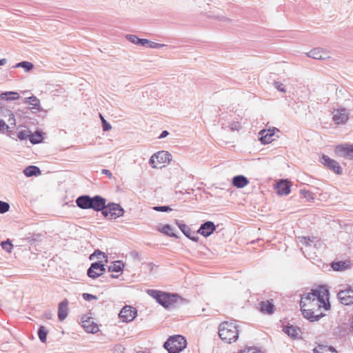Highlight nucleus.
<instances>
[{
  "instance_id": "1",
  "label": "nucleus",
  "mask_w": 353,
  "mask_h": 353,
  "mask_svg": "<svg viewBox=\"0 0 353 353\" xmlns=\"http://www.w3.org/2000/svg\"><path fill=\"white\" fill-rule=\"evenodd\" d=\"M147 293L154 299L159 305L167 310L183 305L187 302L185 299L176 293H170L153 289L148 290Z\"/></svg>"
},
{
  "instance_id": "2",
  "label": "nucleus",
  "mask_w": 353,
  "mask_h": 353,
  "mask_svg": "<svg viewBox=\"0 0 353 353\" xmlns=\"http://www.w3.org/2000/svg\"><path fill=\"white\" fill-rule=\"evenodd\" d=\"M238 326L234 322L224 321L219 326L221 339L228 343L235 342L239 338Z\"/></svg>"
},
{
  "instance_id": "3",
  "label": "nucleus",
  "mask_w": 353,
  "mask_h": 353,
  "mask_svg": "<svg viewBox=\"0 0 353 353\" xmlns=\"http://www.w3.org/2000/svg\"><path fill=\"white\" fill-rule=\"evenodd\" d=\"M311 295L312 296V301H318L319 307H323L325 310H327L330 308L329 302V289L326 285H321L316 288L311 290Z\"/></svg>"
},
{
  "instance_id": "4",
  "label": "nucleus",
  "mask_w": 353,
  "mask_h": 353,
  "mask_svg": "<svg viewBox=\"0 0 353 353\" xmlns=\"http://www.w3.org/2000/svg\"><path fill=\"white\" fill-rule=\"evenodd\" d=\"M186 346V339L181 335L170 336L163 344V347L168 350V353H180Z\"/></svg>"
},
{
  "instance_id": "5",
  "label": "nucleus",
  "mask_w": 353,
  "mask_h": 353,
  "mask_svg": "<svg viewBox=\"0 0 353 353\" xmlns=\"http://www.w3.org/2000/svg\"><path fill=\"white\" fill-rule=\"evenodd\" d=\"M172 160V155L167 151H159L151 156L149 160V164L153 168H161L169 163Z\"/></svg>"
},
{
  "instance_id": "6",
  "label": "nucleus",
  "mask_w": 353,
  "mask_h": 353,
  "mask_svg": "<svg viewBox=\"0 0 353 353\" xmlns=\"http://www.w3.org/2000/svg\"><path fill=\"white\" fill-rule=\"evenodd\" d=\"M337 298L340 303L345 305L353 304V287L346 285L337 293Z\"/></svg>"
},
{
  "instance_id": "7",
  "label": "nucleus",
  "mask_w": 353,
  "mask_h": 353,
  "mask_svg": "<svg viewBox=\"0 0 353 353\" xmlns=\"http://www.w3.org/2000/svg\"><path fill=\"white\" fill-rule=\"evenodd\" d=\"M105 272V265L101 261L92 263L87 270V275L92 279H97Z\"/></svg>"
},
{
  "instance_id": "8",
  "label": "nucleus",
  "mask_w": 353,
  "mask_h": 353,
  "mask_svg": "<svg viewBox=\"0 0 353 353\" xmlns=\"http://www.w3.org/2000/svg\"><path fill=\"white\" fill-rule=\"evenodd\" d=\"M321 162L335 174L340 175L343 173V169L340 164L334 159L330 158L327 155L323 154L321 158Z\"/></svg>"
},
{
  "instance_id": "9",
  "label": "nucleus",
  "mask_w": 353,
  "mask_h": 353,
  "mask_svg": "<svg viewBox=\"0 0 353 353\" xmlns=\"http://www.w3.org/2000/svg\"><path fill=\"white\" fill-rule=\"evenodd\" d=\"M349 110L345 108L334 110L333 112L332 120L336 125H343L349 119Z\"/></svg>"
},
{
  "instance_id": "10",
  "label": "nucleus",
  "mask_w": 353,
  "mask_h": 353,
  "mask_svg": "<svg viewBox=\"0 0 353 353\" xmlns=\"http://www.w3.org/2000/svg\"><path fill=\"white\" fill-rule=\"evenodd\" d=\"M334 151L339 157L353 159V144L352 143L339 145L335 148Z\"/></svg>"
},
{
  "instance_id": "11",
  "label": "nucleus",
  "mask_w": 353,
  "mask_h": 353,
  "mask_svg": "<svg viewBox=\"0 0 353 353\" xmlns=\"http://www.w3.org/2000/svg\"><path fill=\"white\" fill-rule=\"evenodd\" d=\"M137 315V311L134 307L125 305L120 311L119 316L123 322L128 323L132 321Z\"/></svg>"
},
{
  "instance_id": "12",
  "label": "nucleus",
  "mask_w": 353,
  "mask_h": 353,
  "mask_svg": "<svg viewBox=\"0 0 353 353\" xmlns=\"http://www.w3.org/2000/svg\"><path fill=\"white\" fill-rule=\"evenodd\" d=\"M81 326L88 333L94 334L99 331L98 325L93 321L92 318L83 315L81 319Z\"/></svg>"
},
{
  "instance_id": "13",
  "label": "nucleus",
  "mask_w": 353,
  "mask_h": 353,
  "mask_svg": "<svg viewBox=\"0 0 353 353\" xmlns=\"http://www.w3.org/2000/svg\"><path fill=\"white\" fill-rule=\"evenodd\" d=\"M306 305V303H304L303 301H300V307L301 310L302 312V314L305 319H308L310 321H318L325 315L323 313H321L319 314H314L312 310L305 308Z\"/></svg>"
},
{
  "instance_id": "14",
  "label": "nucleus",
  "mask_w": 353,
  "mask_h": 353,
  "mask_svg": "<svg viewBox=\"0 0 353 353\" xmlns=\"http://www.w3.org/2000/svg\"><path fill=\"white\" fill-rule=\"evenodd\" d=\"M176 224L187 238L194 242L199 241V237L198 236L196 232H195L192 231L191 228L183 223V221L176 220Z\"/></svg>"
},
{
  "instance_id": "15",
  "label": "nucleus",
  "mask_w": 353,
  "mask_h": 353,
  "mask_svg": "<svg viewBox=\"0 0 353 353\" xmlns=\"http://www.w3.org/2000/svg\"><path fill=\"white\" fill-rule=\"evenodd\" d=\"M216 228V227L214 222L207 221L200 225L196 233L206 238L210 236L215 231Z\"/></svg>"
},
{
  "instance_id": "16",
  "label": "nucleus",
  "mask_w": 353,
  "mask_h": 353,
  "mask_svg": "<svg viewBox=\"0 0 353 353\" xmlns=\"http://www.w3.org/2000/svg\"><path fill=\"white\" fill-rule=\"evenodd\" d=\"M106 199L104 197L100 195L91 196L90 209L99 212L106 207Z\"/></svg>"
},
{
  "instance_id": "17",
  "label": "nucleus",
  "mask_w": 353,
  "mask_h": 353,
  "mask_svg": "<svg viewBox=\"0 0 353 353\" xmlns=\"http://www.w3.org/2000/svg\"><path fill=\"white\" fill-rule=\"evenodd\" d=\"M275 131H279V130L276 128H273L272 129L268 130H261L259 132V140L262 144L265 145L271 143L274 139L272 137L274 135Z\"/></svg>"
},
{
  "instance_id": "18",
  "label": "nucleus",
  "mask_w": 353,
  "mask_h": 353,
  "mask_svg": "<svg viewBox=\"0 0 353 353\" xmlns=\"http://www.w3.org/2000/svg\"><path fill=\"white\" fill-rule=\"evenodd\" d=\"M106 207L109 208L110 212L111 219H117L123 216L125 210L119 203H108L106 204Z\"/></svg>"
},
{
  "instance_id": "19",
  "label": "nucleus",
  "mask_w": 353,
  "mask_h": 353,
  "mask_svg": "<svg viewBox=\"0 0 353 353\" xmlns=\"http://www.w3.org/2000/svg\"><path fill=\"white\" fill-rule=\"evenodd\" d=\"M307 57L318 59L323 60L329 58L328 52L323 48H314L306 54Z\"/></svg>"
},
{
  "instance_id": "20",
  "label": "nucleus",
  "mask_w": 353,
  "mask_h": 353,
  "mask_svg": "<svg viewBox=\"0 0 353 353\" xmlns=\"http://www.w3.org/2000/svg\"><path fill=\"white\" fill-rule=\"evenodd\" d=\"M259 308L261 313L269 315L274 314L275 311V306L272 299L259 302Z\"/></svg>"
},
{
  "instance_id": "21",
  "label": "nucleus",
  "mask_w": 353,
  "mask_h": 353,
  "mask_svg": "<svg viewBox=\"0 0 353 353\" xmlns=\"http://www.w3.org/2000/svg\"><path fill=\"white\" fill-rule=\"evenodd\" d=\"M77 206L82 210L90 209L91 196L83 194L78 196L75 201Z\"/></svg>"
},
{
  "instance_id": "22",
  "label": "nucleus",
  "mask_w": 353,
  "mask_h": 353,
  "mask_svg": "<svg viewBox=\"0 0 353 353\" xmlns=\"http://www.w3.org/2000/svg\"><path fill=\"white\" fill-rule=\"evenodd\" d=\"M290 183L288 180H281L276 187V190L279 195H288L291 190Z\"/></svg>"
},
{
  "instance_id": "23",
  "label": "nucleus",
  "mask_w": 353,
  "mask_h": 353,
  "mask_svg": "<svg viewBox=\"0 0 353 353\" xmlns=\"http://www.w3.org/2000/svg\"><path fill=\"white\" fill-rule=\"evenodd\" d=\"M68 301L65 299L59 304L58 307V319L60 321H63L66 319L68 314Z\"/></svg>"
},
{
  "instance_id": "24",
  "label": "nucleus",
  "mask_w": 353,
  "mask_h": 353,
  "mask_svg": "<svg viewBox=\"0 0 353 353\" xmlns=\"http://www.w3.org/2000/svg\"><path fill=\"white\" fill-rule=\"evenodd\" d=\"M232 183L237 188H243L249 183V180L243 175H236L232 178Z\"/></svg>"
},
{
  "instance_id": "25",
  "label": "nucleus",
  "mask_w": 353,
  "mask_h": 353,
  "mask_svg": "<svg viewBox=\"0 0 353 353\" xmlns=\"http://www.w3.org/2000/svg\"><path fill=\"white\" fill-rule=\"evenodd\" d=\"M283 331L289 336L294 339H299V332H300V328L297 326L294 325H285L283 328Z\"/></svg>"
},
{
  "instance_id": "26",
  "label": "nucleus",
  "mask_w": 353,
  "mask_h": 353,
  "mask_svg": "<svg viewBox=\"0 0 353 353\" xmlns=\"http://www.w3.org/2000/svg\"><path fill=\"white\" fill-rule=\"evenodd\" d=\"M24 103L30 105V109L36 111L40 110V101L34 95L26 97L24 99Z\"/></svg>"
},
{
  "instance_id": "27",
  "label": "nucleus",
  "mask_w": 353,
  "mask_h": 353,
  "mask_svg": "<svg viewBox=\"0 0 353 353\" xmlns=\"http://www.w3.org/2000/svg\"><path fill=\"white\" fill-rule=\"evenodd\" d=\"M23 173L27 177L37 176L41 174V172L39 167L36 165H28L24 168Z\"/></svg>"
},
{
  "instance_id": "28",
  "label": "nucleus",
  "mask_w": 353,
  "mask_h": 353,
  "mask_svg": "<svg viewBox=\"0 0 353 353\" xmlns=\"http://www.w3.org/2000/svg\"><path fill=\"white\" fill-rule=\"evenodd\" d=\"M125 38L132 43L144 46L146 43H148V39H139L137 36L134 34H127Z\"/></svg>"
},
{
  "instance_id": "29",
  "label": "nucleus",
  "mask_w": 353,
  "mask_h": 353,
  "mask_svg": "<svg viewBox=\"0 0 353 353\" xmlns=\"http://www.w3.org/2000/svg\"><path fill=\"white\" fill-rule=\"evenodd\" d=\"M331 267L334 271H343L347 270L350 265L344 261H333L331 263Z\"/></svg>"
},
{
  "instance_id": "30",
  "label": "nucleus",
  "mask_w": 353,
  "mask_h": 353,
  "mask_svg": "<svg viewBox=\"0 0 353 353\" xmlns=\"http://www.w3.org/2000/svg\"><path fill=\"white\" fill-rule=\"evenodd\" d=\"M124 268L123 263L121 261H117L112 263L109 267H108V272H117V273H122L123 270Z\"/></svg>"
},
{
  "instance_id": "31",
  "label": "nucleus",
  "mask_w": 353,
  "mask_h": 353,
  "mask_svg": "<svg viewBox=\"0 0 353 353\" xmlns=\"http://www.w3.org/2000/svg\"><path fill=\"white\" fill-rule=\"evenodd\" d=\"M43 139L41 132L36 131L34 134H30L29 141L33 145H36L42 142Z\"/></svg>"
},
{
  "instance_id": "32",
  "label": "nucleus",
  "mask_w": 353,
  "mask_h": 353,
  "mask_svg": "<svg viewBox=\"0 0 353 353\" xmlns=\"http://www.w3.org/2000/svg\"><path fill=\"white\" fill-rule=\"evenodd\" d=\"M158 230L168 236L178 238L177 235L173 232L172 227L169 224L163 225Z\"/></svg>"
},
{
  "instance_id": "33",
  "label": "nucleus",
  "mask_w": 353,
  "mask_h": 353,
  "mask_svg": "<svg viewBox=\"0 0 353 353\" xmlns=\"http://www.w3.org/2000/svg\"><path fill=\"white\" fill-rule=\"evenodd\" d=\"M1 97L4 100L12 101L18 99L19 98V94L17 92H5L1 94Z\"/></svg>"
},
{
  "instance_id": "34",
  "label": "nucleus",
  "mask_w": 353,
  "mask_h": 353,
  "mask_svg": "<svg viewBox=\"0 0 353 353\" xmlns=\"http://www.w3.org/2000/svg\"><path fill=\"white\" fill-rule=\"evenodd\" d=\"M332 352L337 353L335 349L332 346H327L325 345H319L317 347L313 350L314 353H325V352Z\"/></svg>"
},
{
  "instance_id": "35",
  "label": "nucleus",
  "mask_w": 353,
  "mask_h": 353,
  "mask_svg": "<svg viewBox=\"0 0 353 353\" xmlns=\"http://www.w3.org/2000/svg\"><path fill=\"white\" fill-rule=\"evenodd\" d=\"M14 68H22L24 69L26 72H30L31 70L33 69L34 65L31 62L29 61H21L19 63H17L14 66H13Z\"/></svg>"
},
{
  "instance_id": "36",
  "label": "nucleus",
  "mask_w": 353,
  "mask_h": 353,
  "mask_svg": "<svg viewBox=\"0 0 353 353\" xmlns=\"http://www.w3.org/2000/svg\"><path fill=\"white\" fill-rule=\"evenodd\" d=\"M48 330L43 325H41L38 329V336L40 341L42 343H46L47 340V336H48Z\"/></svg>"
},
{
  "instance_id": "37",
  "label": "nucleus",
  "mask_w": 353,
  "mask_h": 353,
  "mask_svg": "<svg viewBox=\"0 0 353 353\" xmlns=\"http://www.w3.org/2000/svg\"><path fill=\"white\" fill-rule=\"evenodd\" d=\"M42 235L41 234H28L26 239L30 243L33 244L37 241L41 240Z\"/></svg>"
},
{
  "instance_id": "38",
  "label": "nucleus",
  "mask_w": 353,
  "mask_h": 353,
  "mask_svg": "<svg viewBox=\"0 0 353 353\" xmlns=\"http://www.w3.org/2000/svg\"><path fill=\"white\" fill-rule=\"evenodd\" d=\"M1 246L3 250L8 253H10L13 249V245L10 239L2 241Z\"/></svg>"
},
{
  "instance_id": "39",
  "label": "nucleus",
  "mask_w": 353,
  "mask_h": 353,
  "mask_svg": "<svg viewBox=\"0 0 353 353\" xmlns=\"http://www.w3.org/2000/svg\"><path fill=\"white\" fill-rule=\"evenodd\" d=\"M30 133H31V132L30 130H21V131H19L17 133V137L21 141L26 140L28 139H29V137H30Z\"/></svg>"
},
{
  "instance_id": "40",
  "label": "nucleus",
  "mask_w": 353,
  "mask_h": 353,
  "mask_svg": "<svg viewBox=\"0 0 353 353\" xmlns=\"http://www.w3.org/2000/svg\"><path fill=\"white\" fill-rule=\"evenodd\" d=\"M300 194L308 201H311L314 199L313 194L309 190H301Z\"/></svg>"
},
{
  "instance_id": "41",
  "label": "nucleus",
  "mask_w": 353,
  "mask_h": 353,
  "mask_svg": "<svg viewBox=\"0 0 353 353\" xmlns=\"http://www.w3.org/2000/svg\"><path fill=\"white\" fill-rule=\"evenodd\" d=\"M10 204L8 202L0 201V214H4L9 211Z\"/></svg>"
},
{
  "instance_id": "42",
  "label": "nucleus",
  "mask_w": 353,
  "mask_h": 353,
  "mask_svg": "<svg viewBox=\"0 0 353 353\" xmlns=\"http://www.w3.org/2000/svg\"><path fill=\"white\" fill-rule=\"evenodd\" d=\"M99 117L101 120L103 130L105 132L109 131L112 128L111 125L104 119V117L101 114H99Z\"/></svg>"
},
{
  "instance_id": "43",
  "label": "nucleus",
  "mask_w": 353,
  "mask_h": 353,
  "mask_svg": "<svg viewBox=\"0 0 353 353\" xmlns=\"http://www.w3.org/2000/svg\"><path fill=\"white\" fill-rule=\"evenodd\" d=\"M154 210L157 212H170L172 208L169 205H157L154 207Z\"/></svg>"
},
{
  "instance_id": "44",
  "label": "nucleus",
  "mask_w": 353,
  "mask_h": 353,
  "mask_svg": "<svg viewBox=\"0 0 353 353\" xmlns=\"http://www.w3.org/2000/svg\"><path fill=\"white\" fill-rule=\"evenodd\" d=\"M146 44L148 46L149 48L153 49H160L165 46L164 44L158 43L154 41H151L150 40H148V43Z\"/></svg>"
},
{
  "instance_id": "45",
  "label": "nucleus",
  "mask_w": 353,
  "mask_h": 353,
  "mask_svg": "<svg viewBox=\"0 0 353 353\" xmlns=\"http://www.w3.org/2000/svg\"><path fill=\"white\" fill-rule=\"evenodd\" d=\"M274 85L275 88L276 90H278L279 91H280L281 92H286V88H285V85H283L280 81H274Z\"/></svg>"
},
{
  "instance_id": "46",
  "label": "nucleus",
  "mask_w": 353,
  "mask_h": 353,
  "mask_svg": "<svg viewBox=\"0 0 353 353\" xmlns=\"http://www.w3.org/2000/svg\"><path fill=\"white\" fill-rule=\"evenodd\" d=\"M10 129L9 125H8L6 122L1 119L0 120V132L4 133L5 132H8Z\"/></svg>"
},
{
  "instance_id": "47",
  "label": "nucleus",
  "mask_w": 353,
  "mask_h": 353,
  "mask_svg": "<svg viewBox=\"0 0 353 353\" xmlns=\"http://www.w3.org/2000/svg\"><path fill=\"white\" fill-rule=\"evenodd\" d=\"M303 245L306 246H311L312 243H313V240L310 239V237L303 236L301 240L300 241Z\"/></svg>"
},
{
  "instance_id": "48",
  "label": "nucleus",
  "mask_w": 353,
  "mask_h": 353,
  "mask_svg": "<svg viewBox=\"0 0 353 353\" xmlns=\"http://www.w3.org/2000/svg\"><path fill=\"white\" fill-rule=\"evenodd\" d=\"M83 298L88 301H90L92 300H96L97 299V297L93 294H89V293H83L82 294Z\"/></svg>"
},
{
  "instance_id": "49",
  "label": "nucleus",
  "mask_w": 353,
  "mask_h": 353,
  "mask_svg": "<svg viewBox=\"0 0 353 353\" xmlns=\"http://www.w3.org/2000/svg\"><path fill=\"white\" fill-rule=\"evenodd\" d=\"M301 301H303L304 303H305V301H309L310 303L312 302L311 292L303 294Z\"/></svg>"
},
{
  "instance_id": "50",
  "label": "nucleus",
  "mask_w": 353,
  "mask_h": 353,
  "mask_svg": "<svg viewBox=\"0 0 353 353\" xmlns=\"http://www.w3.org/2000/svg\"><path fill=\"white\" fill-rule=\"evenodd\" d=\"M125 347L121 345H117L112 350V353H125Z\"/></svg>"
},
{
  "instance_id": "51",
  "label": "nucleus",
  "mask_w": 353,
  "mask_h": 353,
  "mask_svg": "<svg viewBox=\"0 0 353 353\" xmlns=\"http://www.w3.org/2000/svg\"><path fill=\"white\" fill-rule=\"evenodd\" d=\"M100 255H103V257H105V253H104V252H103L100 251L99 250H96L94 252V253H93L92 254H91V255H90V260H92V257H93L94 256H97V257H98V256H100Z\"/></svg>"
},
{
  "instance_id": "52",
  "label": "nucleus",
  "mask_w": 353,
  "mask_h": 353,
  "mask_svg": "<svg viewBox=\"0 0 353 353\" xmlns=\"http://www.w3.org/2000/svg\"><path fill=\"white\" fill-rule=\"evenodd\" d=\"M8 112L9 113L8 115H9V118H8V122L12 125V124H15V118H14V114L11 112V111L10 110H8Z\"/></svg>"
},
{
  "instance_id": "53",
  "label": "nucleus",
  "mask_w": 353,
  "mask_h": 353,
  "mask_svg": "<svg viewBox=\"0 0 353 353\" xmlns=\"http://www.w3.org/2000/svg\"><path fill=\"white\" fill-rule=\"evenodd\" d=\"M99 212H101V214L104 217H108L109 215L110 216V212L108 207H105L103 210H100Z\"/></svg>"
},
{
  "instance_id": "54",
  "label": "nucleus",
  "mask_w": 353,
  "mask_h": 353,
  "mask_svg": "<svg viewBox=\"0 0 353 353\" xmlns=\"http://www.w3.org/2000/svg\"><path fill=\"white\" fill-rule=\"evenodd\" d=\"M240 125L238 122H234L230 124V128L232 130H238Z\"/></svg>"
},
{
  "instance_id": "55",
  "label": "nucleus",
  "mask_w": 353,
  "mask_h": 353,
  "mask_svg": "<svg viewBox=\"0 0 353 353\" xmlns=\"http://www.w3.org/2000/svg\"><path fill=\"white\" fill-rule=\"evenodd\" d=\"M101 173L107 175L110 179H111L112 176V174L111 172L109 170H107V169H103L101 170Z\"/></svg>"
},
{
  "instance_id": "56",
  "label": "nucleus",
  "mask_w": 353,
  "mask_h": 353,
  "mask_svg": "<svg viewBox=\"0 0 353 353\" xmlns=\"http://www.w3.org/2000/svg\"><path fill=\"white\" fill-rule=\"evenodd\" d=\"M168 134H169V132L167 130H163L160 134L159 139H163V138L166 137Z\"/></svg>"
},
{
  "instance_id": "57",
  "label": "nucleus",
  "mask_w": 353,
  "mask_h": 353,
  "mask_svg": "<svg viewBox=\"0 0 353 353\" xmlns=\"http://www.w3.org/2000/svg\"><path fill=\"white\" fill-rule=\"evenodd\" d=\"M44 316H45V318H46L48 319H52V312L50 311L45 312Z\"/></svg>"
},
{
  "instance_id": "58",
  "label": "nucleus",
  "mask_w": 353,
  "mask_h": 353,
  "mask_svg": "<svg viewBox=\"0 0 353 353\" xmlns=\"http://www.w3.org/2000/svg\"><path fill=\"white\" fill-rule=\"evenodd\" d=\"M7 63V59L5 58H3L0 59V65H4Z\"/></svg>"
},
{
  "instance_id": "59",
  "label": "nucleus",
  "mask_w": 353,
  "mask_h": 353,
  "mask_svg": "<svg viewBox=\"0 0 353 353\" xmlns=\"http://www.w3.org/2000/svg\"><path fill=\"white\" fill-rule=\"evenodd\" d=\"M350 331L352 332H353V317L352 319L350 320Z\"/></svg>"
},
{
  "instance_id": "60",
  "label": "nucleus",
  "mask_w": 353,
  "mask_h": 353,
  "mask_svg": "<svg viewBox=\"0 0 353 353\" xmlns=\"http://www.w3.org/2000/svg\"><path fill=\"white\" fill-rule=\"evenodd\" d=\"M119 274L115 275V274H110V278L111 279H117L119 277Z\"/></svg>"
},
{
  "instance_id": "61",
  "label": "nucleus",
  "mask_w": 353,
  "mask_h": 353,
  "mask_svg": "<svg viewBox=\"0 0 353 353\" xmlns=\"http://www.w3.org/2000/svg\"><path fill=\"white\" fill-rule=\"evenodd\" d=\"M137 353H145V352H143V351H139L137 352Z\"/></svg>"
}]
</instances>
